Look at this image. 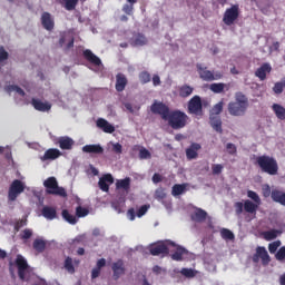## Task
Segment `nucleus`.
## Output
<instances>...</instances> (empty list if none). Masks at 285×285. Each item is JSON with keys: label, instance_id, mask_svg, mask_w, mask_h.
Returning <instances> with one entry per match:
<instances>
[{"label": "nucleus", "instance_id": "1", "mask_svg": "<svg viewBox=\"0 0 285 285\" xmlns=\"http://www.w3.org/2000/svg\"><path fill=\"white\" fill-rule=\"evenodd\" d=\"M248 107V98L243 92H236L235 101L228 104V112L233 117H243Z\"/></svg>", "mask_w": 285, "mask_h": 285}, {"label": "nucleus", "instance_id": "2", "mask_svg": "<svg viewBox=\"0 0 285 285\" xmlns=\"http://www.w3.org/2000/svg\"><path fill=\"white\" fill-rule=\"evenodd\" d=\"M255 165L258 166L262 173L269 176H276L279 170L277 160L273 158V156H267L266 154L263 156H256Z\"/></svg>", "mask_w": 285, "mask_h": 285}, {"label": "nucleus", "instance_id": "3", "mask_svg": "<svg viewBox=\"0 0 285 285\" xmlns=\"http://www.w3.org/2000/svg\"><path fill=\"white\" fill-rule=\"evenodd\" d=\"M166 121L174 130H179L187 125L188 116L184 111L175 110L170 111Z\"/></svg>", "mask_w": 285, "mask_h": 285}, {"label": "nucleus", "instance_id": "4", "mask_svg": "<svg viewBox=\"0 0 285 285\" xmlns=\"http://www.w3.org/2000/svg\"><path fill=\"white\" fill-rule=\"evenodd\" d=\"M43 185L47 188V194L56 195L63 198L67 197V191L65 187H59L58 180L55 178V176H50L49 178H47Z\"/></svg>", "mask_w": 285, "mask_h": 285}, {"label": "nucleus", "instance_id": "5", "mask_svg": "<svg viewBox=\"0 0 285 285\" xmlns=\"http://www.w3.org/2000/svg\"><path fill=\"white\" fill-rule=\"evenodd\" d=\"M196 67L200 79L204 81L210 82L214 80H220L223 78L222 72L209 71L207 70L206 67L204 68L200 63H198Z\"/></svg>", "mask_w": 285, "mask_h": 285}, {"label": "nucleus", "instance_id": "6", "mask_svg": "<svg viewBox=\"0 0 285 285\" xmlns=\"http://www.w3.org/2000/svg\"><path fill=\"white\" fill-rule=\"evenodd\" d=\"M239 17V6L238 4H234L232 6V8L227 9L224 13L223 17V22L230 27L235 23V21L238 19Z\"/></svg>", "mask_w": 285, "mask_h": 285}, {"label": "nucleus", "instance_id": "7", "mask_svg": "<svg viewBox=\"0 0 285 285\" xmlns=\"http://www.w3.org/2000/svg\"><path fill=\"white\" fill-rule=\"evenodd\" d=\"M24 191V185L22 180H13L9 187L8 199L9 202H16L20 194Z\"/></svg>", "mask_w": 285, "mask_h": 285}, {"label": "nucleus", "instance_id": "8", "mask_svg": "<svg viewBox=\"0 0 285 285\" xmlns=\"http://www.w3.org/2000/svg\"><path fill=\"white\" fill-rule=\"evenodd\" d=\"M150 110L154 115H159L161 116V118L166 121L167 118L169 117V114H170V109L168 106H166L165 104L163 102H158V101H155L151 107H150Z\"/></svg>", "mask_w": 285, "mask_h": 285}, {"label": "nucleus", "instance_id": "9", "mask_svg": "<svg viewBox=\"0 0 285 285\" xmlns=\"http://www.w3.org/2000/svg\"><path fill=\"white\" fill-rule=\"evenodd\" d=\"M259 258L262 259V263L264 266L268 265L271 263V257L268 253L266 252L265 247H257L256 254L253 256V263L258 264Z\"/></svg>", "mask_w": 285, "mask_h": 285}, {"label": "nucleus", "instance_id": "10", "mask_svg": "<svg viewBox=\"0 0 285 285\" xmlns=\"http://www.w3.org/2000/svg\"><path fill=\"white\" fill-rule=\"evenodd\" d=\"M16 265L18 267V275L21 281H24L26 278V272L29 268V265L24 257L21 256V254H18L16 258Z\"/></svg>", "mask_w": 285, "mask_h": 285}, {"label": "nucleus", "instance_id": "11", "mask_svg": "<svg viewBox=\"0 0 285 285\" xmlns=\"http://www.w3.org/2000/svg\"><path fill=\"white\" fill-rule=\"evenodd\" d=\"M149 252L153 256L168 255L169 249L165 243H154L149 246Z\"/></svg>", "mask_w": 285, "mask_h": 285}, {"label": "nucleus", "instance_id": "12", "mask_svg": "<svg viewBox=\"0 0 285 285\" xmlns=\"http://www.w3.org/2000/svg\"><path fill=\"white\" fill-rule=\"evenodd\" d=\"M203 110L202 100L198 96H195L188 104V112L191 115H199Z\"/></svg>", "mask_w": 285, "mask_h": 285}, {"label": "nucleus", "instance_id": "13", "mask_svg": "<svg viewBox=\"0 0 285 285\" xmlns=\"http://www.w3.org/2000/svg\"><path fill=\"white\" fill-rule=\"evenodd\" d=\"M41 24L47 31H52L55 29V20L49 12L42 13Z\"/></svg>", "mask_w": 285, "mask_h": 285}, {"label": "nucleus", "instance_id": "14", "mask_svg": "<svg viewBox=\"0 0 285 285\" xmlns=\"http://www.w3.org/2000/svg\"><path fill=\"white\" fill-rule=\"evenodd\" d=\"M111 184H114V178L111 174H105L104 176H101V178H99V188L105 193L109 191V186Z\"/></svg>", "mask_w": 285, "mask_h": 285}, {"label": "nucleus", "instance_id": "15", "mask_svg": "<svg viewBox=\"0 0 285 285\" xmlns=\"http://www.w3.org/2000/svg\"><path fill=\"white\" fill-rule=\"evenodd\" d=\"M112 272H114V279L118 281L121 275L125 274V264L124 261L119 259L116 263H112Z\"/></svg>", "mask_w": 285, "mask_h": 285}, {"label": "nucleus", "instance_id": "16", "mask_svg": "<svg viewBox=\"0 0 285 285\" xmlns=\"http://www.w3.org/2000/svg\"><path fill=\"white\" fill-rule=\"evenodd\" d=\"M32 107L40 112H48L51 110V105L49 102H42L39 99L33 98L31 100Z\"/></svg>", "mask_w": 285, "mask_h": 285}, {"label": "nucleus", "instance_id": "17", "mask_svg": "<svg viewBox=\"0 0 285 285\" xmlns=\"http://www.w3.org/2000/svg\"><path fill=\"white\" fill-rule=\"evenodd\" d=\"M58 144L62 150H71L75 146V140L69 136H60V138H58Z\"/></svg>", "mask_w": 285, "mask_h": 285}, {"label": "nucleus", "instance_id": "18", "mask_svg": "<svg viewBox=\"0 0 285 285\" xmlns=\"http://www.w3.org/2000/svg\"><path fill=\"white\" fill-rule=\"evenodd\" d=\"M97 127L106 134H112L116 130L114 125H110V122H108V120H105V118H98Z\"/></svg>", "mask_w": 285, "mask_h": 285}, {"label": "nucleus", "instance_id": "19", "mask_svg": "<svg viewBox=\"0 0 285 285\" xmlns=\"http://www.w3.org/2000/svg\"><path fill=\"white\" fill-rule=\"evenodd\" d=\"M272 67L269 63H263L261 68H258L255 72V76L261 80L264 81L266 76L271 73Z\"/></svg>", "mask_w": 285, "mask_h": 285}, {"label": "nucleus", "instance_id": "20", "mask_svg": "<svg viewBox=\"0 0 285 285\" xmlns=\"http://www.w3.org/2000/svg\"><path fill=\"white\" fill-rule=\"evenodd\" d=\"M83 58L91 65L96 66V67H100L102 65L101 60L92 53L91 50H85L83 51Z\"/></svg>", "mask_w": 285, "mask_h": 285}, {"label": "nucleus", "instance_id": "21", "mask_svg": "<svg viewBox=\"0 0 285 285\" xmlns=\"http://www.w3.org/2000/svg\"><path fill=\"white\" fill-rule=\"evenodd\" d=\"M200 149H202V145H199L198 142H193L190 145V147H188V149H186L187 159H189V160L196 159L198 157L197 151Z\"/></svg>", "mask_w": 285, "mask_h": 285}, {"label": "nucleus", "instance_id": "22", "mask_svg": "<svg viewBox=\"0 0 285 285\" xmlns=\"http://www.w3.org/2000/svg\"><path fill=\"white\" fill-rule=\"evenodd\" d=\"M128 85V79L124 73H118L116 76V90L118 92H122L126 89V86Z\"/></svg>", "mask_w": 285, "mask_h": 285}, {"label": "nucleus", "instance_id": "23", "mask_svg": "<svg viewBox=\"0 0 285 285\" xmlns=\"http://www.w3.org/2000/svg\"><path fill=\"white\" fill-rule=\"evenodd\" d=\"M82 151L86 154L102 155L104 147H101V145H85Z\"/></svg>", "mask_w": 285, "mask_h": 285}, {"label": "nucleus", "instance_id": "24", "mask_svg": "<svg viewBox=\"0 0 285 285\" xmlns=\"http://www.w3.org/2000/svg\"><path fill=\"white\" fill-rule=\"evenodd\" d=\"M130 184H131V178H129V177L121 178L120 180H117L116 189L117 190H125L126 193H129Z\"/></svg>", "mask_w": 285, "mask_h": 285}, {"label": "nucleus", "instance_id": "25", "mask_svg": "<svg viewBox=\"0 0 285 285\" xmlns=\"http://www.w3.org/2000/svg\"><path fill=\"white\" fill-rule=\"evenodd\" d=\"M207 218V212L200 209L199 207L191 214V220L196 223H204Z\"/></svg>", "mask_w": 285, "mask_h": 285}, {"label": "nucleus", "instance_id": "26", "mask_svg": "<svg viewBox=\"0 0 285 285\" xmlns=\"http://www.w3.org/2000/svg\"><path fill=\"white\" fill-rule=\"evenodd\" d=\"M61 156V151L59 149H47V151L42 156V160H56Z\"/></svg>", "mask_w": 285, "mask_h": 285}, {"label": "nucleus", "instance_id": "27", "mask_svg": "<svg viewBox=\"0 0 285 285\" xmlns=\"http://www.w3.org/2000/svg\"><path fill=\"white\" fill-rule=\"evenodd\" d=\"M272 199L275 203H278V204L285 206V193L284 191H279V189H273Z\"/></svg>", "mask_w": 285, "mask_h": 285}, {"label": "nucleus", "instance_id": "28", "mask_svg": "<svg viewBox=\"0 0 285 285\" xmlns=\"http://www.w3.org/2000/svg\"><path fill=\"white\" fill-rule=\"evenodd\" d=\"M282 233L283 229H269L268 232H265L263 236L267 242H271L276 239L279 235H282Z\"/></svg>", "mask_w": 285, "mask_h": 285}, {"label": "nucleus", "instance_id": "29", "mask_svg": "<svg viewBox=\"0 0 285 285\" xmlns=\"http://www.w3.org/2000/svg\"><path fill=\"white\" fill-rule=\"evenodd\" d=\"M272 109L275 114V116L277 117V119L284 121L285 120V108L281 105L274 104L272 106Z\"/></svg>", "mask_w": 285, "mask_h": 285}, {"label": "nucleus", "instance_id": "30", "mask_svg": "<svg viewBox=\"0 0 285 285\" xmlns=\"http://www.w3.org/2000/svg\"><path fill=\"white\" fill-rule=\"evenodd\" d=\"M42 216L47 219L53 220L57 217V209H55V207H43Z\"/></svg>", "mask_w": 285, "mask_h": 285}, {"label": "nucleus", "instance_id": "31", "mask_svg": "<svg viewBox=\"0 0 285 285\" xmlns=\"http://www.w3.org/2000/svg\"><path fill=\"white\" fill-rule=\"evenodd\" d=\"M210 126L213 127L214 130H216L217 132L222 134L223 129H222V120L219 118V116H210Z\"/></svg>", "mask_w": 285, "mask_h": 285}, {"label": "nucleus", "instance_id": "32", "mask_svg": "<svg viewBox=\"0 0 285 285\" xmlns=\"http://www.w3.org/2000/svg\"><path fill=\"white\" fill-rule=\"evenodd\" d=\"M258 206L259 205L257 203H252V200H245L244 210L248 214H256Z\"/></svg>", "mask_w": 285, "mask_h": 285}, {"label": "nucleus", "instance_id": "33", "mask_svg": "<svg viewBox=\"0 0 285 285\" xmlns=\"http://www.w3.org/2000/svg\"><path fill=\"white\" fill-rule=\"evenodd\" d=\"M147 45V39L144 35H137L132 40H131V46L134 47H142Z\"/></svg>", "mask_w": 285, "mask_h": 285}, {"label": "nucleus", "instance_id": "34", "mask_svg": "<svg viewBox=\"0 0 285 285\" xmlns=\"http://www.w3.org/2000/svg\"><path fill=\"white\" fill-rule=\"evenodd\" d=\"M66 41H68L66 50H69L71 48H73L75 39L72 37H69V36H62L60 38L59 45H60L61 48L65 46Z\"/></svg>", "mask_w": 285, "mask_h": 285}, {"label": "nucleus", "instance_id": "35", "mask_svg": "<svg viewBox=\"0 0 285 285\" xmlns=\"http://www.w3.org/2000/svg\"><path fill=\"white\" fill-rule=\"evenodd\" d=\"M62 218L70 225H76L78 223V218H76L73 214H69L68 209H62Z\"/></svg>", "mask_w": 285, "mask_h": 285}, {"label": "nucleus", "instance_id": "36", "mask_svg": "<svg viewBox=\"0 0 285 285\" xmlns=\"http://www.w3.org/2000/svg\"><path fill=\"white\" fill-rule=\"evenodd\" d=\"M46 240H42V238H36L33 242V249L38 253H43L46 249Z\"/></svg>", "mask_w": 285, "mask_h": 285}, {"label": "nucleus", "instance_id": "37", "mask_svg": "<svg viewBox=\"0 0 285 285\" xmlns=\"http://www.w3.org/2000/svg\"><path fill=\"white\" fill-rule=\"evenodd\" d=\"M220 236L224 240L233 242L235 239V234H233L230 229H226V227H223V229H220Z\"/></svg>", "mask_w": 285, "mask_h": 285}, {"label": "nucleus", "instance_id": "38", "mask_svg": "<svg viewBox=\"0 0 285 285\" xmlns=\"http://www.w3.org/2000/svg\"><path fill=\"white\" fill-rule=\"evenodd\" d=\"M65 269L71 275L76 273L73 261L70 258V256H67L65 261Z\"/></svg>", "mask_w": 285, "mask_h": 285}, {"label": "nucleus", "instance_id": "39", "mask_svg": "<svg viewBox=\"0 0 285 285\" xmlns=\"http://www.w3.org/2000/svg\"><path fill=\"white\" fill-rule=\"evenodd\" d=\"M225 88H227L225 83H212L209 87L210 91L214 94H223Z\"/></svg>", "mask_w": 285, "mask_h": 285}, {"label": "nucleus", "instance_id": "40", "mask_svg": "<svg viewBox=\"0 0 285 285\" xmlns=\"http://www.w3.org/2000/svg\"><path fill=\"white\" fill-rule=\"evenodd\" d=\"M186 190V185H174L171 195L174 197H177L179 195H183Z\"/></svg>", "mask_w": 285, "mask_h": 285}, {"label": "nucleus", "instance_id": "41", "mask_svg": "<svg viewBox=\"0 0 285 285\" xmlns=\"http://www.w3.org/2000/svg\"><path fill=\"white\" fill-rule=\"evenodd\" d=\"M186 254V249L184 247H177V250L175 254L171 255V258L176 262L183 261V255Z\"/></svg>", "mask_w": 285, "mask_h": 285}, {"label": "nucleus", "instance_id": "42", "mask_svg": "<svg viewBox=\"0 0 285 285\" xmlns=\"http://www.w3.org/2000/svg\"><path fill=\"white\" fill-rule=\"evenodd\" d=\"M194 89L189 86H183L179 90V96L183 98H187L193 94Z\"/></svg>", "mask_w": 285, "mask_h": 285}, {"label": "nucleus", "instance_id": "43", "mask_svg": "<svg viewBox=\"0 0 285 285\" xmlns=\"http://www.w3.org/2000/svg\"><path fill=\"white\" fill-rule=\"evenodd\" d=\"M60 1L65 2V8L68 11L75 10L78 4V0H60Z\"/></svg>", "mask_w": 285, "mask_h": 285}, {"label": "nucleus", "instance_id": "44", "mask_svg": "<svg viewBox=\"0 0 285 285\" xmlns=\"http://www.w3.org/2000/svg\"><path fill=\"white\" fill-rule=\"evenodd\" d=\"M88 214H89V209H86V207H81V205H79L76 208V216L78 218H83V217L88 216Z\"/></svg>", "mask_w": 285, "mask_h": 285}, {"label": "nucleus", "instance_id": "45", "mask_svg": "<svg viewBox=\"0 0 285 285\" xmlns=\"http://www.w3.org/2000/svg\"><path fill=\"white\" fill-rule=\"evenodd\" d=\"M247 196H248V198L254 200L255 204H257V205L262 204V200H261L258 194H256V191H252V189H248L247 190Z\"/></svg>", "mask_w": 285, "mask_h": 285}, {"label": "nucleus", "instance_id": "46", "mask_svg": "<svg viewBox=\"0 0 285 285\" xmlns=\"http://www.w3.org/2000/svg\"><path fill=\"white\" fill-rule=\"evenodd\" d=\"M223 108H224L223 101H220L219 104L215 105L214 108L212 109V116L213 117H218V115L222 114Z\"/></svg>", "mask_w": 285, "mask_h": 285}, {"label": "nucleus", "instance_id": "47", "mask_svg": "<svg viewBox=\"0 0 285 285\" xmlns=\"http://www.w3.org/2000/svg\"><path fill=\"white\" fill-rule=\"evenodd\" d=\"M139 80L142 85H146L148 82H150L151 80V76L149 72L147 71H142L140 75H139Z\"/></svg>", "mask_w": 285, "mask_h": 285}, {"label": "nucleus", "instance_id": "48", "mask_svg": "<svg viewBox=\"0 0 285 285\" xmlns=\"http://www.w3.org/2000/svg\"><path fill=\"white\" fill-rule=\"evenodd\" d=\"M282 245L281 240H274L273 243H269L268 250L271 254H275L277 248Z\"/></svg>", "mask_w": 285, "mask_h": 285}, {"label": "nucleus", "instance_id": "49", "mask_svg": "<svg viewBox=\"0 0 285 285\" xmlns=\"http://www.w3.org/2000/svg\"><path fill=\"white\" fill-rule=\"evenodd\" d=\"M275 258L278 262H284L285 261V245L283 247H279L278 252L275 254Z\"/></svg>", "mask_w": 285, "mask_h": 285}, {"label": "nucleus", "instance_id": "50", "mask_svg": "<svg viewBox=\"0 0 285 285\" xmlns=\"http://www.w3.org/2000/svg\"><path fill=\"white\" fill-rule=\"evenodd\" d=\"M180 274H181L183 276L187 277V278H193V277H195V272H194V269H188L187 267H183Z\"/></svg>", "mask_w": 285, "mask_h": 285}, {"label": "nucleus", "instance_id": "51", "mask_svg": "<svg viewBox=\"0 0 285 285\" xmlns=\"http://www.w3.org/2000/svg\"><path fill=\"white\" fill-rule=\"evenodd\" d=\"M27 218H21L20 220H17L16 225H14V230L19 232L22 227L27 226Z\"/></svg>", "mask_w": 285, "mask_h": 285}, {"label": "nucleus", "instance_id": "52", "mask_svg": "<svg viewBox=\"0 0 285 285\" xmlns=\"http://www.w3.org/2000/svg\"><path fill=\"white\" fill-rule=\"evenodd\" d=\"M122 11L128 14V16H132L134 14V4L129 3V4H125L122 7Z\"/></svg>", "mask_w": 285, "mask_h": 285}, {"label": "nucleus", "instance_id": "53", "mask_svg": "<svg viewBox=\"0 0 285 285\" xmlns=\"http://www.w3.org/2000/svg\"><path fill=\"white\" fill-rule=\"evenodd\" d=\"M226 149L229 155H236L237 154V147L233 145V142H227Z\"/></svg>", "mask_w": 285, "mask_h": 285}, {"label": "nucleus", "instance_id": "54", "mask_svg": "<svg viewBox=\"0 0 285 285\" xmlns=\"http://www.w3.org/2000/svg\"><path fill=\"white\" fill-rule=\"evenodd\" d=\"M8 91H17L20 96L24 97L26 92L18 86H9Z\"/></svg>", "mask_w": 285, "mask_h": 285}, {"label": "nucleus", "instance_id": "55", "mask_svg": "<svg viewBox=\"0 0 285 285\" xmlns=\"http://www.w3.org/2000/svg\"><path fill=\"white\" fill-rule=\"evenodd\" d=\"M283 88L285 87H284V82L282 81V82L275 83L273 90L276 95H281L283 92Z\"/></svg>", "mask_w": 285, "mask_h": 285}, {"label": "nucleus", "instance_id": "56", "mask_svg": "<svg viewBox=\"0 0 285 285\" xmlns=\"http://www.w3.org/2000/svg\"><path fill=\"white\" fill-rule=\"evenodd\" d=\"M234 207H235V212H236V215H242L243 214V212L245 210L244 209V203H235V205H234Z\"/></svg>", "mask_w": 285, "mask_h": 285}, {"label": "nucleus", "instance_id": "57", "mask_svg": "<svg viewBox=\"0 0 285 285\" xmlns=\"http://www.w3.org/2000/svg\"><path fill=\"white\" fill-rule=\"evenodd\" d=\"M155 197L157 199H165L166 198L165 189H163L161 187L159 189H156Z\"/></svg>", "mask_w": 285, "mask_h": 285}, {"label": "nucleus", "instance_id": "58", "mask_svg": "<svg viewBox=\"0 0 285 285\" xmlns=\"http://www.w3.org/2000/svg\"><path fill=\"white\" fill-rule=\"evenodd\" d=\"M149 209V205H142L141 207H139L138 212H137V216L140 218L142 217Z\"/></svg>", "mask_w": 285, "mask_h": 285}, {"label": "nucleus", "instance_id": "59", "mask_svg": "<svg viewBox=\"0 0 285 285\" xmlns=\"http://www.w3.org/2000/svg\"><path fill=\"white\" fill-rule=\"evenodd\" d=\"M9 53L4 50L3 47H0V62L8 60Z\"/></svg>", "mask_w": 285, "mask_h": 285}, {"label": "nucleus", "instance_id": "60", "mask_svg": "<svg viewBox=\"0 0 285 285\" xmlns=\"http://www.w3.org/2000/svg\"><path fill=\"white\" fill-rule=\"evenodd\" d=\"M112 151L117 155L122 154V146L120 145V142H115L112 145Z\"/></svg>", "mask_w": 285, "mask_h": 285}, {"label": "nucleus", "instance_id": "61", "mask_svg": "<svg viewBox=\"0 0 285 285\" xmlns=\"http://www.w3.org/2000/svg\"><path fill=\"white\" fill-rule=\"evenodd\" d=\"M212 169H213L214 175H220L224 167H223V165H213Z\"/></svg>", "mask_w": 285, "mask_h": 285}, {"label": "nucleus", "instance_id": "62", "mask_svg": "<svg viewBox=\"0 0 285 285\" xmlns=\"http://www.w3.org/2000/svg\"><path fill=\"white\" fill-rule=\"evenodd\" d=\"M150 151H148V149H140L139 151V157L140 159H148L150 158Z\"/></svg>", "mask_w": 285, "mask_h": 285}, {"label": "nucleus", "instance_id": "63", "mask_svg": "<svg viewBox=\"0 0 285 285\" xmlns=\"http://www.w3.org/2000/svg\"><path fill=\"white\" fill-rule=\"evenodd\" d=\"M32 237V229H23L22 232V239H30Z\"/></svg>", "mask_w": 285, "mask_h": 285}, {"label": "nucleus", "instance_id": "64", "mask_svg": "<svg viewBox=\"0 0 285 285\" xmlns=\"http://www.w3.org/2000/svg\"><path fill=\"white\" fill-rule=\"evenodd\" d=\"M271 195H272V191H271L269 185H264V187H263V196L264 197H269Z\"/></svg>", "mask_w": 285, "mask_h": 285}]
</instances>
